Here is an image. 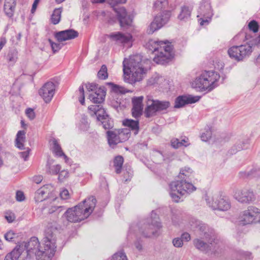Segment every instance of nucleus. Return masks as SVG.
Wrapping results in <instances>:
<instances>
[{"mask_svg":"<svg viewBox=\"0 0 260 260\" xmlns=\"http://www.w3.org/2000/svg\"><path fill=\"white\" fill-rule=\"evenodd\" d=\"M123 71L125 81L129 84H133L142 80L146 73V70L142 64V56L136 54L131 56L128 59H124Z\"/></svg>","mask_w":260,"mask_h":260,"instance_id":"nucleus-1","label":"nucleus"},{"mask_svg":"<svg viewBox=\"0 0 260 260\" xmlns=\"http://www.w3.org/2000/svg\"><path fill=\"white\" fill-rule=\"evenodd\" d=\"M147 47L154 54L153 61L158 64L168 63L175 55L173 46L168 41H155L151 40L147 44Z\"/></svg>","mask_w":260,"mask_h":260,"instance_id":"nucleus-2","label":"nucleus"},{"mask_svg":"<svg viewBox=\"0 0 260 260\" xmlns=\"http://www.w3.org/2000/svg\"><path fill=\"white\" fill-rule=\"evenodd\" d=\"M43 245L35 255L36 259L51 260L56 250V236L51 228L45 230Z\"/></svg>","mask_w":260,"mask_h":260,"instance_id":"nucleus-3","label":"nucleus"},{"mask_svg":"<svg viewBox=\"0 0 260 260\" xmlns=\"http://www.w3.org/2000/svg\"><path fill=\"white\" fill-rule=\"evenodd\" d=\"M41 247L38 239L32 237L28 242L17 245L12 251L6 255L4 260H18L24 249L26 250L27 256L31 257L32 254H36Z\"/></svg>","mask_w":260,"mask_h":260,"instance_id":"nucleus-4","label":"nucleus"},{"mask_svg":"<svg viewBox=\"0 0 260 260\" xmlns=\"http://www.w3.org/2000/svg\"><path fill=\"white\" fill-rule=\"evenodd\" d=\"M220 76L217 72L205 71L200 76L197 77L192 82L193 88L199 89L200 91H211L216 86V82L219 80Z\"/></svg>","mask_w":260,"mask_h":260,"instance_id":"nucleus-5","label":"nucleus"},{"mask_svg":"<svg viewBox=\"0 0 260 260\" xmlns=\"http://www.w3.org/2000/svg\"><path fill=\"white\" fill-rule=\"evenodd\" d=\"M169 187L170 196L175 202H178L181 197L196 189L192 184L187 183L179 179L171 182L169 184Z\"/></svg>","mask_w":260,"mask_h":260,"instance_id":"nucleus-6","label":"nucleus"},{"mask_svg":"<svg viewBox=\"0 0 260 260\" xmlns=\"http://www.w3.org/2000/svg\"><path fill=\"white\" fill-rule=\"evenodd\" d=\"M161 228V224L159 216L153 211L150 216L146 219V221L140 228V232L144 237L150 238L155 236Z\"/></svg>","mask_w":260,"mask_h":260,"instance_id":"nucleus-7","label":"nucleus"},{"mask_svg":"<svg viewBox=\"0 0 260 260\" xmlns=\"http://www.w3.org/2000/svg\"><path fill=\"white\" fill-rule=\"evenodd\" d=\"M110 5H113V10L116 13V16L120 25L123 29H127L132 26L133 19L131 16L128 15L126 9L123 7H114L118 4H124L127 0H107Z\"/></svg>","mask_w":260,"mask_h":260,"instance_id":"nucleus-8","label":"nucleus"},{"mask_svg":"<svg viewBox=\"0 0 260 260\" xmlns=\"http://www.w3.org/2000/svg\"><path fill=\"white\" fill-rule=\"evenodd\" d=\"M253 44L249 43L239 46H233L228 49L229 56L233 59L240 61L248 57L252 52Z\"/></svg>","mask_w":260,"mask_h":260,"instance_id":"nucleus-9","label":"nucleus"},{"mask_svg":"<svg viewBox=\"0 0 260 260\" xmlns=\"http://www.w3.org/2000/svg\"><path fill=\"white\" fill-rule=\"evenodd\" d=\"M205 241L196 238L193 240V244L195 247L205 253H207L211 251L214 252L216 246L214 244H217V240L215 239L214 234L212 232H205L204 237Z\"/></svg>","mask_w":260,"mask_h":260,"instance_id":"nucleus-10","label":"nucleus"},{"mask_svg":"<svg viewBox=\"0 0 260 260\" xmlns=\"http://www.w3.org/2000/svg\"><path fill=\"white\" fill-rule=\"evenodd\" d=\"M86 88L88 92V99L91 102L99 104L104 102L106 95L105 87L92 83L86 84Z\"/></svg>","mask_w":260,"mask_h":260,"instance_id":"nucleus-11","label":"nucleus"},{"mask_svg":"<svg viewBox=\"0 0 260 260\" xmlns=\"http://www.w3.org/2000/svg\"><path fill=\"white\" fill-rule=\"evenodd\" d=\"M207 203L213 210L220 211H227L231 208V205L228 197L222 193L215 194L212 198V201H209V199H206Z\"/></svg>","mask_w":260,"mask_h":260,"instance_id":"nucleus-12","label":"nucleus"},{"mask_svg":"<svg viewBox=\"0 0 260 260\" xmlns=\"http://www.w3.org/2000/svg\"><path fill=\"white\" fill-rule=\"evenodd\" d=\"M127 131V129L108 131L106 133L109 146L113 148L118 144L126 141L130 136L129 133Z\"/></svg>","mask_w":260,"mask_h":260,"instance_id":"nucleus-13","label":"nucleus"},{"mask_svg":"<svg viewBox=\"0 0 260 260\" xmlns=\"http://www.w3.org/2000/svg\"><path fill=\"white\" fill-rule=\"evenodd\" d=\"M171 11L168 10L164 11L160 15L156 16L148 28L147 33L152 34L160 29L169 21Z\"/></svg>","mask_w":260,"mask_h":260,"instance_id":"nucleus-14","label":"nucleus"},{"mask_svg":"<svg viewBox=\"0 0 260 260\" xmlns=\"http://www.w3.org/2000/svg\"><path fill=\"white\" fill-rule=\"evenodd\" d=\"M212 12L211 4L208 0H203L200 4L197 17L199 18V22L200 25L208 24L211 19Z\"/></svg>","mask_w":260,"mask_h":260,"instance_id":"nucleus-15","label":"nucleus"},{"mask_svg":"<svg viewBox=\"0 0 260 260\" xmlns=\"http://www.w3.org/2000/svg\"><path fill=\"white\" fill-rule=\"evenodd\" d=\"M241 217L245 224L256 222L260 220V211L255 207L249 206L242 213Z\"/></svg>","mask_w":260,"mask_h":260,"instance_id":"nucleus-16","label":"nucleus"},{"mask_svg":"<svg viewBox=\"0 0 260 260\" xmlns=\"http://www.w3.org/2000/svg\"><path fill=\"white\" fill-rule=\"evenodd\" d=\"M234 197L238 201L242 203L249 204L255 200V196L253 191L247 188L236 190Z\"/></svg>","mask_w":260,"mask_h":260,"instance_id":"nucleus-17","label":"nucleus"},{"mask_svg":"<svg viewBox=\"0 0 260 260\" xmlns=\"http://www.w3.org/2000/svg\"><path fill=\"white\" fill-rule=\"evenodd\" d=\"M63 215L70 222H79L81 220V205L80 203L73 207L69 208Z\"/></svg>","mask_w":260,"mask_h":260,"instance_id":"nucleus-18","label":"nucleus"},{"mask_svg":"<svg viewBox=\"0 0 260 260\" xmlns=\"http://www.w3.org/2000/svg\"><path fill=\"white\" fill-rule=\"evenodd\" d=\"M55 85L52 82H47L39 90L40 95L46 103H49L55 93Z\"/></svg>","mask_w":260,"mask_h":260,"instance_id":"nucleus-19","label":"nucleus"},{"mask_svg":"<svg viewBox=\"0 0 260 260\" xmlns=\"http://www.w3.org/2000/svg\"><path fill=\"white\" fill-rule=\"evenodd\" d=\"M144 97L143 96H134L132 98V103L133 108L132 109V116L135 118L140 117L143 113Z\"/></svg>","mask_w":260,"mask_h":260,"instance_id":"nucleus-20","label":"nucleus"},{"mask_svg":"<svg viewBox=\"0 0 260 260\" xmlns=\"http://www.w3.org/2000/svg\"><path fill=\"white\" fill-rule=\"evenodd\" d=\"M88 111L91 116H96L98 121L104 120L109 116L105 109L101 105H90L88 107Z\"/></svg>","mask_w":260,"mask_h":260,"instance_id":"nucleus-21","label":"nucleus"},{"mask_svg":"<svg viewBox=\"0 0 260 260\" xmlns=\"http://www.w3.org/2000/svg\"><path fill=\"white\" fill-rule=\"evenodd\" d=\"M96 204V200L93 196H90L82 201L84 209L82 211V220L87 218L93 212Z\"/></svg>","mask_w":260,"mask_h":260,"instance_id":"nucleus-22","label":"nucleus"},{"mask_svg":"<svg viewBox=\"0 0 260 260\" xmlns=\"http://www.w3.org/2000/svg\"><path fill=\"white\" fill-rule=\"evenodd\" d=\"M157 112L156 100L152 99L151 96L146 97V107L144 111L145 117L149 118L155 116Z\"/></svg>","mask_w":260,"mask_h":260,"instance_id":"nucleus-23","label":"nucleus"},{"mask_svg":"<svg viewBox=\"0 0 260 260\" xmlns=\"http://www.w3.org/2000/svg\"><path fill=\"white\" fill-rule=\"evenodd\" d=\"M79 35L78 31L69 29L58 31L56 33L55 37L59 42L74 39Z\"/></svg>","mask_w":260,"mask_h":260,"instance_id":"nucleus-24","label":"nucleus"},{"mask_svg":"<svg viewBox=\"0 0 260 260\" xmlns=\"http://www.w3.org/2000/svg\"><path fill=\"white\" fill-rule=\"evenodd\" d=\"M200 99V97L198 96H179L175 99L174 108H179L186 104L194 103L199 101Z\"/></svg>","mask_w":260,"mask_h":260,"instance_id":"nucleus-25","label":"nucleus"},{"mask_svg":"<svg viewBox=\"0 0 260 260\" xmlns=\"http://www.w3.org/2000/svg\"><path fill=\"white\" fill-rule=\"evenodd\" d=\"M110 39L117 44L125 45L131 42L132 36L130 34H123L121 32H112L109 35Z\"/></svg>","mask_w":260,"mask_h":260,"instance_id":"nucleus-26","label":"nucleus"},{"mask_svg":"<svg viewBox=\"0 0 260 260\" xmlns=\"http://www.w3.org/2000/svg\"><path fill=\"white\" fill-rule=\"evenodd\" d=\"M249 143L250 140L248 138L239 139L230 150L229 152L231 154H235L238 151L247 148Z\"/></svg>","mask_w":260,"mask_h":260,"instance_id":"nucleus-27","label":"nucleus"},{"mask_svg":"<svg viewBox=\"0 0 260 260\" xmlns=\"http://www.w3.org/2000/svg\"><path fill=\"white\" fill-rule=\"evenodd\" d=\"M17 0H5L4 5V11L6 15L12 18L14 14Z\"/></svg>","mask_w":260,"mask_h":260,"instance_id":"nucleus-28","label":"nucleus"},{"mask_svg":"<svg viewBox=\"0 0 260 260\" xmlns=\"http://www.w3.org/2000/svg\"><path fill=\"white\" fill-rule=\"evenodd\" d=\"M54 160H48L46 165V172L48 174L51 175H57L61 169L60 165H53Z\"/></svg>","mask_w":260,"mask_h":260,"instance_id":"nucleus-29","label":"nucleus"},{"mask_svg":"<svg viewBox=\"0 0 260 260\" xmlns=\"http://www.w3.org/2000/svg\"><path fill=\"white\" fill-rule=\"evenodd\" d=\"M192 173L191 169L188 167H184L182 168L178 176V178L182 181L186 182L187 183H190L189 181L191 180L190 177Z\"/></svg>","mask_w":260,"mask_h":260,"instance_id":"nucleus-30","label":"nucleus"},{"mask_svg":"<svg viewBox=\"0 0 260 260\" xmlns=\"http://www.w3.org/2000/svg\"><path fill=\"white\" fill-rule=\"evenodd\" d=\"M25 132L19 131L16 135L15 146L20 150L24 149V143L25 142Z\"/></svg>","mask_w":260,"mask_h":260,"instance_id":"nucleus-31","label":"nucleus"},{"mask_svg":"<svg viewBox=\"0 0 260 260\" xmlns=\"http://www.w3.org/2000/svg\"><path fill=\"white\" fill-rule=\"evenodd\" d=\"M123 124L133 131L135 135H137L139 131V122L138 120L126 119L123 121Z\"/></svg>","mask_w":260,"mask_h":260,"instance_id":"nucleus-32","label":"nucleus"},{"mask_svg":"<svg viewBox=\"0 0 260 260\" xmlns=\"http://www.w3.org/2000/svg\"><path fill=\"white\" fill-rule=\"evenodd\" d=\"M192 8L187 6H183L181 8L180 14L178 18L181 21H186L188 20L191 16Z\"/></svg>","mask_w":260,"mask_h":260,"instance_id":"nucleus-33","label":"nucleus"},{"mask_svg":"<svg viewBox=\"0 0 260 260\" xmlns=\"http://www.w3.org/2000/svg\"><path fill=\"white\" fill-rule=\"evenodd\" d=\"M52 151L54 155L58 157H60L61 155L63 154V152L61 147L59 144L58 140L55 138L52 140Z\"/></svg>","mask_w":260,"mask_h":260,"instance_id":"nucleus-34","label":"nucleus"},{"mask_svg":"<svg viewBox=\"0 0 260 260\" xmlns=\"http://www.w3.org/2000/svg\"><path fill=\"white\" fill-rule=\"evenodd\" d=\"M62 11V8L61 7L54 10L50 18L51 22L52 24L56 25L60 22Z\"/></svg>","mask_w":260,"mask_h":260,"instance_id":"nucleus-35","label":"nucleus"},{"mask_svg":"<svg viewBox=\"0 0 260 260\" xmlns=\"http://www.w3.org/2000/svg\"><path fill=\"white\" fill-rule=\"evenodd\" d=\"M6 58L10 64H14L18 59V51L15 49H10L6 56Z\"/></svg>","mask_w":260,"mask_h":260,"instance_id":"nucleus-36","label":"nucleus"},{"mask_svg":"<svg viewBox=\"0 0 260 260\" xmlns=\"http://www.w3.org/2000/svg\"><path fill=\"white\" fill-rule=\"evenodd\" d=\"M123 161L124 159L122 156L118 155L115 157L113 163L115 172L117 174H120L121 173Z\"/></svg>","mask_w":260,"mask_h":260,"instance_id":"nucleus-37","label":"nucleus"},{"mask_svg":"<svg viewBox=\"0 0 260 260\" xmlns=\"http://www.w3.org/2000/svg\"><path fill=\"white\" fill-rule=\"evenodd\" d=\"M240 176L241 177H260V168L254 169L251 170L250 172H240Z\"/></svg>","mask_w":260,"mask_h":260,"instance_id":"nucleus-38","label":"nucleus"},{"mask_svg":"<svg viewBox=\"0 0 260 260\" xmlns=\"http://www.w3.org/2000/svg\"><path fill=\"white\" fill-rule=\"evenodd\" d=\"M157 112L166 110L170 106V103L167 101H159L156 100Z\"/></svg>","mask_w":260,"mask_h":260,"instance_id":"nucleus-39","label":"nucleus"},{"mask_svg":"<svg viewBox=\"0 0 260 260\" xmlns=\"http://www.w3.org/2000/svg\"><path fill=\"white\" fill-rule=\"evenodd\" d=\"M46 191L44 188H40L35 192V200L36 202H41L45 199Z\"/></svg>","mask_w":260,"mask_h":260,"instance_id":"nucleus-40","label":"nucleus"},{"mask_svg":"<svg viewBox=\"0 0 260 260\" xmlns=\"http://www.w3.org/2000/svg\"><path fill=\"white\" fill-rule=\"evenodd\" d=\"M110 85H111L112 90L117 93H121L125 94L126 93H128L130 92L129 90L125 89L124 87L122 86H120L118 85L115 84L113 83H109Z\"/></svg>","mask_w":260,"mask_h":260,"instance_id":"nucleus-41","label":"nucleus"},{"mask_svg":"<svg viewBox=\"0 0 260 260\" xmlns=\"http://www.w3.org/2000/svg\"><path fill=\"white\" fill-rule=\"evenodd\" d=\"M98 79L102 80H106L108 77V73L107 72V68L105 64L102 66L100 70L97 74Z\"/></svg>","mask_w":260,"mask_h":260,"instance_id":"nucleus-42","label":"nucleus"},{"mask_svg":"<svg viewBox=\"0 0 260 260\" xmlns=\"http://www.w3.org/2000/svg\"><path fill=\"white\" fill-rule=\"evenodd\" d=\"M168 5V0H157L154 3L153 8L155 10H161L166 8Z\"/></svg>","mask_w":260,"mask_h":260,"instance_id":"nucleus-43","label":"nucleus"},{"mask_svg":"<svg viewBox=\"0 0 260 260\" xmlns=\"http://www.w3.org/2000/svg\"><path fill=\"white\" fill-rule=\"evenodd\" d=\"M212 137L211 127L207 126L205 128V132L203 133L201 136V138L203 141H207L211 139Z\"/></svg>","mask_w":260,"mask_h":260,"instance_id":"nucleus-44","label":"nucleus"},{"mask_svg":"<svg viewBox=\"0 0 260 260\" xmlns=\"http://www.w3.org/2000/svg\"><path fill=\"white\" fill-rule=\"evenodd\" d=\"M100 121L102 122L103 127L105 129H111L113 126V121L111 118H109V116H108L107 118L104 119V120Z\"/></svg>","mask_w":260,"mask_h":260,"instance_id":"nucleus-45","label":"nucleus"},{"mask_svg":"<svg viewBox=\"0 0 260 260\" xmlns=\"http://www.w3.org/2000/svg\"><path fill=\"white\" fill-rule=\"evenodd\" d=\"M111 260H128L125 253L123 251L115 253L112 257Z\"/></svg>","mask_w":260,"mask_h":260,"instance_id":"nucleus-46","label":"nucleus"},{"mask_svg":"<svg viewBox=\"0 0 260 260\" xmlns=\"http://www.w3.org/2000/svg\"><path fill=\"white\" fill-rule=\"evenodd\" d=\"M57 175H58V181L59 182H63L66 178L69 177V173L67 170L64 169L61 171H60Z\"/></svg>","mask_w":260,"mask_h":260,"instance_id":"nucleus-47","label":"nucleus"},{"mask_svg":"<svg viewBox=\"0 0 260 260\" xmlns=\"http://www.w3.org/2000/svg\"><path fill=\"white\" fill-rule=\"evenodd\" d=\"M248 27L253 32H256L258 30V25L255 20L251 21L248 24Z\"/></svg>","mask_w":260,"mask_h":260,"instance_id":"nucleus-48","label":"nucleus"},{"mask_svg":"<svg viewBox=\"0 0 260 260\" xmlns=\"http://www.w3.org/2000/svg\"><path fill=\"white\" fill-rule=\"evenodd\" d=\"M172 243L173 246L176 248L182 247L183 245L182 239L180 237L174 238L172 240Z\"/></svg>","mask_w":260,"mask_h":260,"instance_id":"nucleus-49","label":"nucleus"},{"mask_svg":"<svg viewBox=\"0 0 260 260\" xmlns=\"http://www.w3.org/2000/svg\"><path fill=\"white\" fill-rule=\"evenodd\" d=\"M16 237V234H15L12 231H10L8 232L5 235V238L8 241H13L14 239Z\"/></svg>","mask_w":260,"mask_h":260,"instance_id":"nucleus-50","label":"nucleus"},{"mask_svg":"<svg viewBox=\"0 0 260 260\" xmlns=\"http://www.w3.org/2000/svg\"><path fill=\"white\" fill-rule=\"evenodd\" d=\"M48 41L53 52H56L61 49V46L59 43H54L51 39H49Z\"/></svg>","mask_w":260,"mask_h":260,"instance_id":"nucleus-51","label":"nucleus"},{"mask_svg":"<svg viewBox=\"0 0 260 260\" xmlns=\"http://www.w3.org/2000/svg\"><path fill=\"white\" fill-rule=\"evenodd\" d=\"M89 128V122L87 116H82V131H86Z\"/></svg>","mask_w":260,"mask_h":260,"instance_id":"nucleus-52","label":"nucleus"},{"mask_svg":"<svg viewBox=\"0 0 260 260\" xmlns=\"http://www.w3.org/2000/svg\"><path fill=\"white\" fill-rule=\"evenodd\" d=\"M25 114L30 120L34 119L36 117V114L34 112V110L30 108H27L26 109Z\"/></svg>","mask_w":260,"mask_h":260,"instance_id":"nucleus-53","label":"nucleus"},{"mask_svg":"<svg viewBox=\"0 0 260 260\" xmlns=\"http://www.w3.org/2000/svg\"><path fill=\"white\" fill-rule=\"evenodd\" d=\"M60 197L62 200H67L69 199L70 193L68 190L66 188H63L60 192Z\"/></svg>","mask_w":260,"mask_h":260,"instance_id":"nucleus-54","label":"nucleus"},{"mask_svg":"<svg viewBox=\"0 0 260 260\" xmlns=\"http://www.w3.org/2000/svg\"><path fill=\"white\" fill-rule=\"evenodd\" d=\"M171 145L175 149L181 147L180 140L177 138H173L171 141Z\"/></svg>","mask_w":260,"mask_h":260,"instance_id":"nucleus-55","label":"nucleus"},{"mask_svg":"<svg viewBox=\"0 0 260 260\" xmlns=\"http://www.w3.org/2000/svg\"><path fill=\"white\" fill-rule=\"evenodd\" d=\"M133 175V171H132L130 169H129L128 171L126 170L123 173L124 178H125L124 181L127 182L129 181L131 179Z\"/></svg>","mask_w":260,"mask_h":260,"instance_id":"nucleus-56","label":"nucleus"},{"mask_svg":"<svg viewBox=\"0 0 260 260\" xmlns=\"http://www.w3.org/2000/svg\"><path fill=\"white\" fill-rule=\"evenodd\" d=\"M16 199L18 202H22L25 200L24 193L20 190H18L16 193Z\"/></svg>","mask_w":260,"mask_h":260,"instance_id":"nucleus-57","label":"nucleus"},{"mask_svg":"<svg viewBox=\"0 0 260 260\" xmlns=\"http://www.w3.org/2000/svg\"><path fill=\"white\" fill-rule=\"evenodd\" d=\"M30 151V149L29 148H27L26 151L20 152L19 154L20 157L23 158L24 160H27L29 155Z\"/></svg>","mask_w":260,"mask_h":260,"instance_id":"nucleus-58","label":"nucleus"},{"mask_svg":"<svg viewBox=\"0 0 260 260\" xmlns=\"http://www.w3.org/2000/svg\"><path fill=\"white\" fill-rule=\"evenodd\" d=\"M180 238L182 241L188 242L190 240V235L188 233L185 232L181 234Z\"/></svg>","mask_w":260,"mask_h":260,"instance_id":"nucleus-59","label":"nucleus"},{"mask_svg":"<svg viewBox=\"0 0 260 260\" xmlns=\"http://www.w3.org/2000/svg\"><path fill=\"white\" fill-rule=\"evenodd\" d=\"M134 245L138 251H141L143 250L142 241L141 240H137L134 243Z\"/></svg>","mask_w":260,"mask_h":260,"instance_id":"nucleus-60","label":"nucleus"},{"mask_svg":"<svg viewBox=\"0 0 260 260\" xmlns=\"http://www.w3.org/2000/svg\"><path fill=\"white\" fill-rule=\"evenodd\" d=\"M181 147L184 146L187 147L190 145V143H189V140L188 138L184 137L183 139H182L180 141Z\"/></svg>","mask_w":260,"mask_h":260,"instance_id":"nucleus-61","label":"nucleus"},{"mask_svg":"<svg viewBox=\"0 0 260 260\" xmlns=\"http://www.w3.org/2000/svg\"><path fill=\"white\" fill-rule=\"evenodd\" d=\"M43 180V176L42 175H36L33 177L32 180L37 184H39Z\"/></svg>","mask_w":260,"mask_h":260,"instance_id":"nucleus-62","label":"nucleus"},{"mask_svg":"<svg viewBox=\"0 0 260 260\" xmlns=\"http://www.w3.org/2000/svg\"><path fill=\"white\" fill-rule=\"evenodd\" d=\"M39 1H40V0H35L34 3L32 4L31 9V12L32 13H34L36 11V10L37 9V6H38V4Z\"/></svg>","mask_w":260,"mask_h":260,"instance_id":"nucleus-63","label":"nucleus"},{"mask_svg":"<svg viewBox=\"0 0 260 260\" xmlns=\"http://www.w3.org/2000/svg\"><path fill=\"white\" fill-rule=\"evenodd\" d=\"M242 255L243 257H245L246 258L251 259L252 258L251 253L250 252H248V251L242 252Z\"/></svg>","mask_w":260,"mask_h":260,"instance_id":"nucleus-64","label":"nucleus"}]
</instances>
